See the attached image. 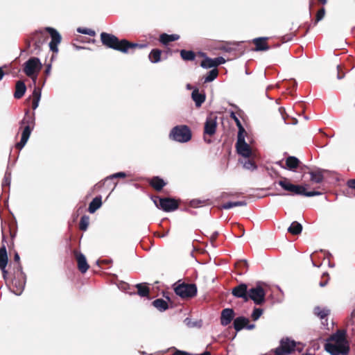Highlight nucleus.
Returning a JSON list of instances; mask_svg holds the SVG:
<instances>
[{"instance_id": "603ef678", "label": "nucleus", "mask_w": 355, "mask_h": 355, "mask_svg": "<svg viewBox=\"0 0 355 355\" xmlns=\"http://www.w3.org/2000/svg\"><path fill=\"white\" fill-rule=\"evenodd\" d=\"M173 355H193L192 354H190L189 352L181 351V350H176Z\"/></svg>"}, {"instance_id": "c03bdc74", "label": "nucleus", "mask_w": 355, "mask_h": 355, "mask_svg": "<svg viewBox=\"0 0 355 355\" xmlns=\"http://www.w3.org/2000/svg\"><path fill=\"white\" fill-rule=\"evenodd\" d=\"M263 309L260 308H254L251 314V317L254 321L257 320L263 314Z\"/></svg>"}, {"instance_id": "49530a36", "label": "nucleus", "mask_w": 355, "mask_h": 355, "mask_svg": "<svg viewBox=\"0 0 355 355\" xmlns=\"http://www.w3.org/2000/svg\"><path fill=\"white\" fill-rule=\"evenodd\" d=\"M126 177V173L125 172H118V173H114V174H112L109 176H107L105 180H112V179H114V178H124Z\"/></svg>"}, {"instance_id": "4be33fe9", "label": "nucleus", "mask_w": 355, "mask_h": 355, "mask_svg": "<svg viewBox=\"0 0 355 355\" xmlns=\"http://www.w3.org/2000/svg\"><path fill=\"white\" fill-rule=\"evenodd\" d=\"M191 97L198 107H200L205 101V95L200 93L198 89H195L192 92Z\"/></svg>"}, {"instance_id": "4c0bfd02", "label": "nucleus", "mask_w": 355, "mask_h": 355, "mask_svg": "<svg viewBox=\"0 0 355 355\" xmlns=\"http://www.w3.org/2000/svg\"><path fill=\"white\" fill-rule=\"evenodd\" d=\"M218 75V69H213L210 70L205 78V83H210L215 80Z\"/></svg>"}, {"instance_id": "473e14b6", "label": "nucleus", "mask_w": 355, "mask_h": 355, "mask_svg": "<svg viewBox=\"0 0 355 355\" xmlns=\"http://www.w3.org/2000/svg\"><path fill=\"white\" fill-rule=\"evenodd\" d=\"M153 305L159 311H164L168 308L167 302L161 298L154 300Z\"/></svg>"}, {"instance_id": "f3484780", "label": "nucleus", "mask_w": 355, "mask_h": 355, "mask_svg": "<svg viewBox=\"0 0 355 355\" xmlns=\"http://www.w3.org/2000/svg\"><path fill=\"white\" fill-rule=\"evenodd\" d=\"M32 40L34 42L35 49L40 50V47L45 40L44 33L42 31L35 33L32 37Z\"/></svg>"}, {"instance_id": "a19ab883", "label": "nucleus", "mask_w": 355, "mask_h": 355, "mask_svg": "<svg viewBox=\"0 0 355 355\" xmlns=\"http://www.w3.org/2000/svg\"><path fill=\"white\" fill-rule=\"evenodd\" d=\"M89 223V218L87 216H83L81 217L79 224V227L81 230L85 231Z\"/></svg>"}, {"instance_id": "393cba45", "label": "nucleus", "mask_w": 355, "mask_h": 355, "mask_svg": "<svg viewBox=\"0 0 355 355\" xmlns=\"http://www.w3.org/2000/svg\"><path fill=\"white\" fill-rule=\"evenodd\" d=\"M8 263V255L5 245L0 248V270L4 272V268H6Z\"/></svg>"}, {"instance_id": "0e129e2a", "label": "nucleus", "mask_w": 355, "mask_h": 355, "mask_svg": "<svg viewBox=\"0 0 355 355\" xmlns=\"http://www.w3.org/2000/svg\"><path fill=\"white\" fill-rule=\"evenodd\" d=\"M350 317L351 319H353L355 317V309L352 311Z\"/></svg>"}, {"instance_id": "bb28decb", "label": "nucleus", "mask_w": 355, "mask_h": 355, "mask_svg": "<svg viewBox=\"0 0 355 355\" xmlns=\"http://www.w3.org/2000/svg\"><path fill=\"white\" fill-rule=\"evenodd\" d=\"M41 89L35 87L33 92V102L32 108L36 110L39 105L40 101L41 99Z\"/></svg>"}, {"instance_id": "37998d69", "label": "nucleus", "mask_w": 355, "mask_h": 355, "mask_svg": "<svg viewBox=\"0 0 355 355\" xmlns=\"http://www.w3.org/2000/svg\"><path fill=\"white\" fill-rule=\"evenodd\" d=\"M11 182V173L7 171L5 173L3 182H2V187L5 189L6 187H10Z\"/></svg>"}, {"instance_id": "412c9836", "label": "nucleus", "mask_w": 355, "mask_h": 355, "mask_svg": "<svg viewBox=\"0 0 355 355\" xmlns=\"http://www.w3.org/2000/svg\"><path fill=\"white\" fill-rule=\"evenodd\" d=\"M12 285L13 286V288L12 291L13 293H15L17 295H19L21 294L25 285L24 280H19L17 278H14L12 281Z\"/></svg>"}, {"instance_id": "4468645a", "label": "nucleus", "mask_w": 355, "mask_h": 355, "mask_svg": "<svg viewBox=\"0 0 355 355\" xmlns=\"http://www.w3.org/2000/svg\"><path fill=\"white\" fill-rule=\"evenodd\" d=\"M248 291L247 284L241 283L232 288V294L237 298H241L244 302H248Z\"/></svg>"}, {"instance_id": "f03ea898", "label": "nucleus", "mask_w": 355, "mask_h": 355, "mask_svg": "<svg viewBox=\"0 0 355 355\" xmlns=\"http://www.w3.org/2000/svg\"><path fill=\"white\" fill-rule=\"evenodd\" d=\"M19 129L23 128V130L21 132V140L19 142L16 144V148L19 150H21L27 143L33 129L35 124L34 114L33 115H30L29 110H27L25 112L24 119L19 122Z\"/></svg>"}, {"instance_id": "69168bd1", "label": "nucleus", "mask_w": 355, "mask_h": 355, "mask_svg": "<svg viewBox=\"0 0 355 355\" xmlns=\"http://www.w3.org/2000/svg\"><path fill=\"white\" fill-rule=\"evenodd\" d=\"M200 355H211V353L208 351H205L203 353L200 354Z\"/></svg>"}, {"instance_id": "5fc2aeb1", "label": "nucleus", "mask_w": 355, "mask_h": 355, "mask_svg": "<svg viewBox=\"0 0 355 355\" xmlns=\"http://www.w3.org/2000/svg\"><path fill=\"white\" fill-rule=\"evenodd\" d=\"M336 68H337V72H338L337 73V78L338 80H340V79L343 78L344 74H343V75L340 74L341 67L340 65H337Z\"/></svg>"}, {"instance_id": "1a4fd4ad", "label": "nucleus", "mask_w": 355, "mask_h": 355, "mask_svg": "<svg viewBox=\"0 0 355 355\" xmlns=\"http://www.w3.org/2000/svg\"><path fill=\"white\" fill-rule=\"evenodd\" d=\"M266 292L259 284L249 289L248 301L252 300L256 305H261L266 301Z\"/></svg>"}, {"instance_id": "72a5a7b5", "label": "nucleus", "mask_w": 355, "mask_h": 355, "mask_svg": "<svg viewBox=\"0 0 355 355\" xmlns=\"http://www.w3.org/2000/svg\"><path fill=\"white\" fill-rule=\"evenodd\" d=\"M247 205V202L245 200H240L236 202H227L221 205V209H230L234 207H244Z\"/></svg>"}, {"instance_id": "8fccbe9b", "label": "nucleus", "mask_w": 355, "mask_h": 355, "mask_svg": "<svg viewBox=\"0 0 355 355\" xmlns=\"http://www.w3.org/2000/svg\"><path fill=\"white\" fill-rule=\"evenodd\" d=\"M214 62L215 64V67H218L220 64H224L226 61L225 59L223 57H218L214 59Z\"/></svg>"}, {"instance_id": "aec40b11", "label": "nucleus", "mask_w": 355, "mask_h": 355, "mask_svg": "<svg viewBox=\"0 0 355 355\" xmlns=\"http://www.w3.org/2000/svg\"><path fill=\"white\" fill-rule=\"evenodd\" d=\"M268 40V37H257L253 40V42L255 44V51H267L270 48L268 45L266 43V40Z\"/></svg>"}, {"instance_id": "20e7f679", "label": "nucleus", "mask_w": 355, "mask_h": 355, "mask_svg": "<svg viewBox=\"0 0 355 355\" xmlns=\"http://www.w3.org/2000/svg\"><path fill=\"white\" fill-rule=\"evenodd\" d=\"M168 137L173 141L183 144L191 139L192 133L187 125H178L171 130Z\"/></svg>"}, {"instance_id": "c85d7f7f", "label": "nucleus", "mask_w": 355, "mask_h": 355, "mask_svg": "<svg viewBox=\"0 0 355 355\" xmlns=\"http://www.w3.org/2000/svg\"><path fill=\"white\" fill-rule=\"evenodd\" d=\"M299 164L300 160L294 156H289L286 159V168L290 171H294L295 168H297L299 166Z\"/></svg>"}, {"instance_id": "a18cd8bd", "label": "nucleus", "mask_w": 355, "mask_h": 355, "mask_svg": "<svg viewBox=\"0 0 355 355\" xmlns=\"http://www.w3.org/2000/svg\"><path fill=\"white\" fill-rule=\"evenodd\" d=\"M77 31L79 33H82V34H85V35H90V36H94L95 35V31L92 30V29H89V28H77Z\"/></svg>"}, {"instance_id": "9d476101", "label": "nucleus", "mask_w": 355, "mask_h": 355, "mask_svg": "<svg viewBox=\"0 0 355 355\" xmlns=\"http://www.w3.org/2000/svg\"><path fill=\"white\" fill-rule=\"evenodd\" d=\"M243 134H238L236 144V151L244 158H249L252 155V150L249 144L245 142Z\"/></svg>"}, {"instance_id": "6e6d98bb", "label": "nucleus", "mask_w": 355, "mask_h": 355, "mask_svg": "<svg viewBox=\"0 0 355 355\" xmlns=\"http://www.w3.org/2000/svg\"><path fill=\"white\" fill-rule=\"evenodd\" d=\"M202 202L200 200H193L191 201L190 204H191V207H198V205L201 203Z\"/></svg>"}, {"instance_id": "13d9d810", "label": "nucleus", "mask_w": 355, "mask_h": 355, "mask_svg": "<svg viewBox=\"0 0 355 355\" xmlns=\"http://www.w3.org/2000/svg\"><path fill=\"white\" fill-rule=\"evenodd\" d=\"M19 255L18 254V253H15V256H14V260L17 262H19ZM18 266L19 268V270H21V266L19 265V263H18Z\"/></svg>"}, {"instance_id": "c756f323", "label": "nucleus", "mask_w": 355, "mask_h": 355, "mask_svg": "<svg viewBox=\"0 0 355 355\" xmlns=\"http://www.w3.org/2000/svg\"><path fill=\"white\" fill-rule=\"evenodd\" d=\"M313 313L319 318L322 320L329 315L330 310L327 307H320L318 306L314 308Z\"/></svg>"}, {"instance_id": "58836bf2", "label": "nucleus", "mask_w": 355, "mask_h": 355, "mask_svg": "<svg viewBox=\"0 0 355 355\" xmlns=\"http://www.w3.org/2000/svg\"><path fill=\"white\" fill-rule=\"evenodd\" d=\"M230 117L232 119H234V121H235V123L236 124V126L239 128L238 134L244 133L245 132V129H244L243 126L242 125L240 120L239 119V118L236 116V114L234 112H232V113L230 114Z\"/></svg>"}, {"instance_id": "774afa93", "label": "nucleus", "mask_w": 355, "mask_h": 355, "mask_svg": "<svg viewBox=\"0 0 355 355\" xmlns=\"http://www.w3.org/2000/svg\"><path fill=\"white\" fill-rule=\"evenodd\" d=\"M320 2H321L323 5H325L327 2V0H318Z\"/></svg>"}, {"instance_id": "2eb2a0df", "label": "nucleus", "mask_w": 355, "mask_h": 355, "mask_svg": "<svg viewBox=\"0 0 355 355\" xmlns=\"http://www.w3.org/2000/svg\"><path fill=\"white\" fill-rule=\"evenodd\" d=\"M234 316V311L232 309L226 308L221 311L220 324L225 327L230 324Z\"/></svg>"}, {"instance_id": "de8ad7c7", "label": "nucleus", "mask_w": 355, "mask_h": 355, "mask_svg": "<svg viewBox=\"0 0 355 355\" xmlns=\"http://www.w3.org/2000/svg\"><path fill=\"white\" fill-rule=\"evenodd\" d=\"M324 15H325V9H324V8H322L317 12L315 21L314 24L315 25L320 21H321L324 18Z\"/></svg>"}, {"instance_id": "f257e3e1", "label": "nucleus", "mask_w": 355, "mask_h": 355, "mask_svg": "<svg viewBox=\"0 0 355 355\" xmlns=\"http://www.w3.org/2000/svg\"><path fill=\"white\" fill-rule=\"evenodd\" d=\"M346 331L337 330L330 336L324 345V349L331 355H347L350 348L346 338Z\"/></svg>"}, {"instance_id": "cd10ccee", "label": "nucleus", "mask_w": 355, "mask_h": 355, "mask_svg": "<svg viewBox=\"0 0 355 355\" xmlns=\"http://www.w3.org/2000/svg\"><path fill=\"white\" fill-rule=\"evenodd\" d=\"M180 35L177 34L168 35L166 33H162L160 35L159 41L163 44H167L170 42H173L179 40Z\"/></svg>"}, {"instance_id": "680f3d73", "label": "nucleus", "mask_w": 355, "mask_h": 355, "mask_svg": "<svg viewBox=\"0 0 355 355\" xmlns=\"http://www.w3.org/2000/svg\"><path fill=\"white\" fill-rule=\"evenodd\" d=\"M51 68V64H49L48 67H46V70H45V73L46 74H49L50 73Z\"/></svg>"}, {"instance_id": "423d86ee", "label": "nucleus", "mask_w": 355, "mask_h": 355, "mask_svg": "<svg viewBox=\"0 0 355 355\" xmlns=\"http://www.w3.org/2000/svg\"><path fill=\"white\" fill-rule=\"evenodd\" d=\"M101 40L103 45L121 52H125V48H123L122 40H119L117 37L112 34L102 33L101 34Z\"/></svg>"}, {"instance_id": "6ab92c4d", "label": "nucleus", "mask_w": 355, "mask_h": 355, "mask_svg": "<svg viewBox=\"0 0 355 355\" xmlns=\"http://www.w3.org/2000/svg\"><path fill=\"white\" fill-rule=\"evenodd\" d=\"M248 322V318L243 316L237 317L234 319L233 322L234 328L237 332L240 331L243 328H245V326Z\"/></svg>"}, {"instance_id": "9b49d317", "label": "nucleus", "mask_w": 355, "mask_h": 355, "mask_svg": "<svg viewBox=\"0 0 355 355\" xmlns=\"http://www.w3.org/2000/svg\"><path fill=\"white\" fill-rule=\"evenodd\" d=\"M178 208V202L173 198H164L159 199V209L166 211L171 212Z\"/></svg>"}, {"instance_id": "79ce46f5", "label": "nucleus", "mask_w": 355, "mask_h": 355, "mask_svg": "<svg viewBox=\"0 0 355 355\" xmlns=\"http://www.w3.org/2000/svg\"><path fill=\"white\" fill-rule=\"evenodd\" d=\"M240 162L243 164V168H245L246 169L254 170L257 168L255 164L252 161L248 159V158H245V159L244 161H240Z\"/></svg>"}, {"instance_id": "e2e57ef3", "label": "nucleus", "mask_w": 355, "mask_h": 355, "mask_svg": "<svg viewBox=\"0 0 355 355\" xmlns=\"http://www.w3.org/2000/svg\"><path fill=\"white\" fill-rule=\"evenodd\" d=\"M327 284V281H325V282H320V286L321 287H324V286H325Z\"/></svg>"}, {"instance_id": "864d4df0", "label": "nucleus", "mask_w": 355, "mask_h": 355, "mask_svg": "<svg viewBox=\"0 0 355 355\" xmlns=\"http://www.w3.org/2000/svg\"><path fill=\"white\" fill-rule=\"evenodd\" d=\"M347 184L349 188L355 189V179L348 180Z\"/></svg>"}, {"instance_id": "a878e982", "label": "nucleus", "mask_w": 355, "mask_h": 355, "mask_svg": "<svg viewBox=\"0 0 355 355\" xmlns=\"http://www.w3.org/2000/svg\"><path fill=\"white\" fill-rule=\"evenodd\" d=\"M122 44H123V48H125V51L123 52V53H127L128 52V49H134V48H139L144 49L147 47L146 44H137V43H132L128 42L127 40H122Z\"/></svg>"}, {"instance_id": "052dcab7", "label": "nucleus", "mask_w": 355, "mask_h": 355, "mask_svg": "<svg viewBox=\"0 0 355 355\" xmlns=\"http://www.w3.org/2000/svg\"><path fill=\"white\" fill-rule=\"evenodd\" d=\"M4 74L2 67H0V80L3 79Z\"/></svg>"}, {"instance_id": "39448f33", "label": "nucleus", "mask_w": 355, "mask_h": 355, "mask_svg": "<svg viewBox=\"0 0 355 355\" xmlns=\"http://www.w3.org/2000/svg\"><path fill=\"white\" fill-rule=\"evenodd\" d=\"M42 65L39 58L33 57L28 59L24 64V72L25 74L31 78L34 84L36 83L37 73L42 68Z\"/></svg>"}, {"instance_id": "b1692460", "label": "nucleus", "mask_w": 355, "mask_h": 355, "mask_svg": "<svg viewBox=\"0 0 355 355\" xmlns=\"http://www.w3.org/2000/svg\"><path fill=\"white\" fill-rule=\"evenodd\" d=\"M102 205V198L101 196L95 197L89 203L88 211L93 214Z\"/></svg>"}, {"instance_id": "09e8293b", "label": "nucleus", "mask_w": 355, "mask_h": 355, "mask_svg": "<svg viewBox=\"0 0 355 355\" xmlns=\"http://www.w3.org/2000/svg\"><path fill=\"white\" fill-rule=\"evenodd\" d=\"M186 325L190 328L195 327H200V322L198 321L193 322L188 318L184 320Z\"/></svg>"}, {"instance_id": "7c9ffc66", "label": "nucleus", "mask_w": 355, "mask_h": 355, "mask_svg": "<svg viewBox=\"0 0 355 355\" xmlns=\"http://www.w3.org/2000/svg\"><path fill=\"white\" fill-rule=\"evenodd\" d=\"M162 51L158 49H153L149 53L148 58L152 63H157L161 60Z\"/></svg>"}, {"instance_id": "4d7b16f0", "label": "nucleus", "mask_w": 355, "mask_h": 355, "mask_svg": "<svg viewBox=\"0 0 355 355\" xmlns=\"http://www.w3.org/2000/svg\"><path fill=\"white\" fill-rule=\"evenodd\" d=\"M152 200L153 201L154 204L155 205V206L159 209V199H160L161 198L158 197V196H154V197H152Z\"/></svg>"}, {"instance_id": "c9c22d12", "label": "nucleus", "mask_w": 355, "mask_h": 355, "mask_svg": "<svg viewBox=\"0 0 355 355\" xmlns=\"http://www.w3.org/2000/svg\"><path fill=\"white\" fill-rule=\"evenodd\" d=\"M180 55L181 58L186 61H192L196 58V54L192 51L181 50Z\"/></svg>"}, {"instance_id": "3c124183", "label": "nucleus", "mask_w": 355, "mask_h": 355, "mask_svg": "<svg viewBox=\"0 0 355 355\" xmlns=\"http://www.w3.org/2000/svg\"><path fill=\"white\" fill-rule=\"evenodd\" d=\"M303 349H304V345L300 342L297 343L296 347L295 348V351H297V352L300 353L303 351Z\"/></svg>"}, {"instance_id": "f704fd0d", "label": "nucleus", "mask_w": 355, "mask_h": 355, "mask_svg": "<svg viewBox=\"0 0 355 355\" xmlns=\"http://www.w3.org/2000/svg\"><path fill=\"white\" fill-rule=\"evenodd\" d=\"M302 225L297 222L294 221L291 223V225L288 228V232H290L292 234L297 235L302 232Z\"/></svg>"}, {"instance_id": "2f4dec72", "label": "nucleus", "mask_w": 355, "mask_h": 355, "mask_svg": "<svg viewBox=\"0 0 355 355\" xmlns=\"http://www.w3.org/2000/svg\"><path fill=\"white\" fill-rule=\"evenodd\" d=\"M165 184L164 180L159 177H154L150 181V185L157 191H160Z\"/></svg>"}, {"instance_id": "ddd939ff", "label": "nucleus", "mask_w": 355, "mask_h": 355, "mask_svg": "<svg viewBox=\"0 0 355 355\" xmlns=\"http://www.w3.org/2000/svg\"><path fill=\"white\" fill-rule=\"evenodd\" d=\"M217 126V116L215 115H209L207 117L204 133L210 136L215 134Z\"/></svg>"}, {"instance_id": "e433bc0d", "label": "nucleus", "mask_w": 355, "mask_h": 355, "mask_svg": "<svg viewBox=\"0 0 355 355\" xmlns=\"http://www.w3.org/2000/svg\"><path fill=\"white\" fill-rule=\"evenodd\" d=\"M136 288H137V293L141 297H146L149 294V288L143 285L142 284H137L136 285Z\"/></svg>"}, {"instance_id": "bf43d9fd", "label": "nucleus", "mask_w": 355, "mask_h": 355, "mask_svg": "<svg viewBox=\"0 0 355 355\" xmlns=\"http://www.w3.org/2000/svg\"><path fill=\"white\" fill-rule=\"evenodd\" d=\"M245 328L248 330L254 329L255 328V324H246Z\"/></svg>"}, {"instance_id": "6e6552de", "label": "nucleus", "mask_w": 355, "mask_h": 355, "mask_svg": "<svg viewBox=\"0 0 355 355\" xmlns=\"http://www.w3.org/2000/svg\"><path fill=\"white\" fill-rule=\"evenodd\" d=\"M297 342L289 338H284L280 340V345L275 350L276 355L291 354L295 352Z\"/></svg>"}, {"instance_id": "0eeeda50", "label": "nucleus", "mask_w": 355, "mask_h": 355, "mask_svg": "<svg viewBox=\"0 0 355 355\" xmlns=\"http://www.w3.org/2000/svg\"><path fill=\"white\" fill-rule=\"evenodd\" d=\"M175 293L182 298H191L197 294V286L194 284L182 283L174 288Z\"/></svg>"}, {"instance_id": "ea45409f", "label": "nucleus", "mask_w": 355, "mask_h": 355, "mask_svg": "<svg viewBox=\"0 0 355 355\" xmlns=\"http://www.w3.org/2000/svg\"><path fill=\"white\" fill-rule=\"evenodd\" d=\"M214 59L209 58H205L201 62L200 66L202 68L208 69V68H212L215 67Z\"/></svg>"}, {"instance_id": "338daca9", "label": "nucleus", "mask_w": 355, "mask_h": 355, "mask_svg": "<svg viewBox=\"0 0 355 355\" xmlns=\"http://www.w3.org/2000/svg\"><path fill=\"white\" fill-rule=\"evenodd\" d=\"M3 278H6V276L7 275V270H6V268H4V272H2Z\"/></svg>"}, {"instance_id": "dca6fc26", "label": "nucleus", "mask_w": 355, "mask_h": 355, "mask_svg": "<svg viewBox=\"0 0 355 355\" xmlns=\"http://www.w3.org/2000/svg\"><path fill=\"white\" fill-rule=\"evenodd\" d=\"M74 254L78 262V268L79 270L82 273H85L89 268V265L87 262L85 256L83 253L77 251H74Z\"/></svg>"}, {"instance_id": "7ed1b4c3", "label": "nucleus", "mask_w": 355, "mask_h": 355, "mask_svg": "<svg viewBox=\"0 0 355 355\" xmlns=\"http://www.w3.org/2000/svg\"><path fill=\"white\" fill-rule=\"evenodd\" d=\"M277 184L281 186L284 190L292 192L296 195L313 197L320 196L322 194L320 191H306V189L303 186L293 184L286 178H283L278 181Z\"/></svg>"}, {"instance_id": "f8f14e48", "label": "nucleus", "mask_w": 355, "mask_h": 355, "mask_svg": "<svg viewBox=\"0 0 355 355\" xmlns=\"http://www.w3.org/2000/svg\"><path fill=\"white\" fill-rule=\"evenodd\" d=\"M46 31L51 35V41L49 43V48L53 52L57 53L58 51V45L61 42V35L53 28L47 27Z\"/></svg>"}, {"instance_id": "a211bd4d", "label": "nucleus", "mask_w": 355, "mask_h": 355, "mask_svg": "<svg viewBox=\"0 0 355 355\" xmlns=\"http://www.w3.org/2000/svg\"><path fill=\"white\" fill-rule=\"evenodd\" d=\"M310 175V180L313 183L320 184L324 180L323 170L318 168L315 171H311L309 172Z\"/></svg>"}, {"instance_id": "5701e85b", "label": "nucleus", "mask_w": 355, "mask_h": 355, "mask_svg": "<svg viewBox=\"0 0 355 355\" xmlns=\"http://www.w3.org/2000/svg\"><path fill=\"white\" fill-rule=\"evenodd\" d=\"M26 90V87L24 83L21 80L17 81L15 86L14 97L17 99L21 98L24 95Z\"/></svg>"}]
</instances>
